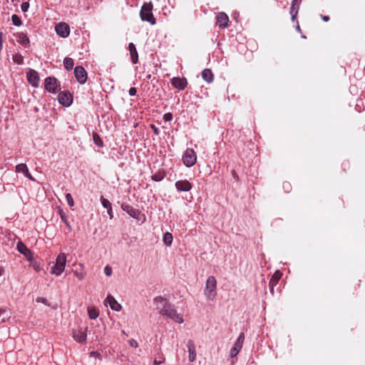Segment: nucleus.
Listing matches in <instances>:
<instances>
[{
  "instance_id": "nucleus-1",
  "label": "nucleus",
  "mask_w": 365,
  "mask_h": 365,
  "mask_svg": "<svg viewBox=\"0 0 365 365\" xmlns=\"http://www.w3.org/2000/svg\"><path fill=\"white\" fill-rule=\"evenodd\" d=\"M154 303L161 315L165 316L179 324L183 322L182 315L177 312L174 305L171 304L167 299L160 296L157 297L154 299Z\"/></svg>"
},
{
  "instance_id": "nucleus-2",
  "label": "nucleus",
  "mask_w": 365,
  "mask_h": 365,
  "mask_svg": "<svg viewBox=\"0 0 365 365\" xmlns=\"http://www.w3.org/2000/svg\"><path fill=\"white\" fill-rule=\"evenodd\" d=\"M204 294L208 300H213L217 295V281L215 277L210 276L206 281Z\"/></svg>"
},
{
  "instance_id": "nucleus-3",
  "label": "nucleus",
  "mask_w": 365,
  "mask_h": 365,
  "mask_svg": "<svg viewBox=\"0 0 365 365\" xmlns=\"http://www.w3.org/2000/svg\"><path fill=\"white\" fill-rule=\"evenodd\" d=\"M153 8L151 2L145 3L140 9V16L142 21L149 22L151 25H155L156 21L152 12Z\"/></svg>"
},
{
  "instance_id": "nucleus-4",
  "label": "nucleus",
  "mask_w": 365,
  "mask_h": 365,
  "mask_svg": "<svg viewBox=\"0 0 365 365\" xmlns=\"http://www.w3.org/2000/svg\"><path fill=\"white\" fill-rule=\"evenodd\" d=\"M66 263V255L64 253H60L56 257L55 264L51 268V274L60 276L65 269Z\"/></svg>"
},
{
  "instance_id": "nucleus-5",
  "label": "nucleus",
  "mask_w": 365,
  "mask_h": 365,
  "mask_svg": "<svg viewBox=\"0 0 365 365\" xmlns=\"http://www.w3.org/2000/svg\"><path fill=\"white\" fill-rule=\"evenodd\" d=\"M121 208L123 211L126 212L130 217L143 223L145 220V215L143 214L139 210L134 208L128 204L123 203Z\"/></svg>"
},
{
  "instance_id": "nucleus-6",
  "label": "nucleus",
  "mask_w": 365,
  "mask_h": 365,
  "mask_svg": "<svg viewBox=\"0 0 365 365\" xmlns=\"http://www.w3.org/2000/svg\"><path fill=\"white\" fill-rule=\"evenodd\" d=\"M183 163L187 167H191L195 165L197 160V155L194 150L187 148L182 157Z\"/></svg>"
},
{
  "instance_id": "nucleus-7",
  "label": "nucleus",
  "mask_w": 365,
  "mask_h": 365,
  "mask_svg": "<svg viewBox=\"0 0 365 365\" xmlns=\"http://www.w3.org/2000/svg\"><path fill=\"white\" fill-rule=\"evenodd\" d=\"M59 85L58 80L54 77H47L45 79V88L50 93H56Z\"/></svg>"
},
{
  "instance_id": "nucleus-8",
  "label": "nucleus",
  "mask_w": 365,
  "mask_h": 365,
  "mask_svg": "<svg viewBox=\"0 0 365 365\" xmlns=\"http://www.w3.org/2000/svg\"><path fill=\"white\" fill-rule=\"evenodd\" d=\"M58 102L64 106H69L73 101V96L70 92L61 91L58 93Z\"/></svg>"
},
{
  "instance_id": "nucleus-9",
  "label": "nucleus",
  "mask_w": 365,
  "mask_h": 365,
  "mask_svg": "<svg viewBox=\"0 0 365 365\" xmlns=\"http://www.w3.org/2000/svg\"><path fill=\"white\" fill-rule=\"evenodd\" d=\"M74 74L77 81L83 84L87 81V72L83 66H76L74 69Z\"/></svg>"
},
{
  "instance_id": "nucleus-10",
  "label": "nucleus",
  "mask_w": 365,
  "mask_h": 365,
  "mask_svg": "<svg viewBox=\"0 0 365 365\" xmlns=\"http://www.w3.org/2000/svg\"><path fill=\"white\" fill-rule=\"evenodd\" d=\"M55 30L56 34L62 38L67 37L70 34L69 26L63 22L58 24L55 27Z\"/></svg>"
},
{
  "instance_id": "nucleus-11",
  "label": "nucleus",
  "mask_w": 365,
  "mask_h": 365,
  "mask_svg": "<svg viewBox=\"0 0 365 365\" xmlns=\"http://www.w3.org/2000/svg\"><path fill=\"white\" fill-rule=\"evenodd\" d=\"M73 338L75 341L81 344H85L86 342L87 334L86 330L82 329H73L72 331Z\"/></svg>"
},
{
  "instance_id": "nucleus-12",
  "label": "nucleus",
  "mask_w": 365,
  "mask_h": 365,
  "mask_svg": "<svg viewBox=\"0 0 365 365\" xmlns=\"http://www.w3.org/2000/svg\"><path fill=\"white\" fill-rule=\"evenodd\" d=\"M27 79L29 83L35 88L38 86L39 83V76L38 73L35 70H30L27 73Z\"/></svg>"
},
{
  "instance_id": "nucleus-13",
  "label": "nucleus",
  "mask_w": 365,
  "mask_h": 365,
  "mask_svg": "<svg viewBox=\"0 0 365 365\" xmlns=\"http://www.w3.org/2000/svg\"><path fill=\"white\" fill-rule=\"evenodd\" d=\"M172 86L179 90H183L187 84V81L185 78L174 77L171 79Z\"/></svg>"
},
{
  "instance_id": "nucleus-14",
  "label": "nucleus",
  "mask_w": 365,
  "mask_h": 365,
  "mask_svg": "<svg viewBox=\"0 0 365 365\" xmlns=\"http://www.w3.org/2000/svg\"><path fill=\"white\" fill-rule=\"evenodd\" d=\"M229 18L227 15L224 12H220L216 16V24L220 28L227 27Z\"/></svg>"
},
{
  "instance_id": "nucleus-15",
  "label": "nucleus",
  "mask_w": 365,
  "mask_h": 365,
  "mask_svg": "<svg viewBox=\"0 0 365 365\" xmlns=\"http://www.w3.org/2000/svg\"><path fill=\"white\" fill-rule=\"evenodd\" d=\"M192 184L187 180H178L175 182V187L179 191L187 192L192 189Z\"/></svg>"
},
{
  "instance_id": "nucleus-16",
  "label": "nucleus",
  "mask_w": 365,
  "mask_h": 365,
  "mask_svg": "<svg viewBox=\"0 0 365 365\" xmlns=\"http://www.w3.org/2000/svg\"><path fill=\"white\" fill-rule=\"evenodd\" d=\"M187 347L189 352V360L193 362L196 359L195 345L192 340H189L187 344Z\"/></svg>"
},
{
  "instance_id": "nucleus-17",
  "label": "nucleus",
  "mask_w": 365,
  "mask_h": 365,
  "mask_svg": "<svg viewBox=\"0 0 365 365\" xmlns=\"http://www.w3.org/2000/svg\"><path fill=\"white\" fill-rule=\"evenodd\" d=\"M16 171L17 173H22L26 178L31 180H34V178L29 173L28 168L26 164L20 163L16 166Z\"/></svg>"
},
{
  "instance_id": "nucleus-18",
  "label": "nucleus",
  "mask_w": 365,
  "mask_h": 365,
  "mask_svg": "<svg viewBox=\"0 0 365 365\" xmlns=\"http://www.w3.org/2000/svg\"><path fill=\"white\" fill-rule=\"evenodd\" d=\"M128 49L130 51V58H131L132 63L133 64L137 63L138 61V51L136 50L135 46L134 45L133 43H130L128 44Z\"/></svg>"
},
{
  "instance_id": "nucleus-19",
  "label": "nucleus",
  "mask_w": 365,
  "mask_h": 365,
  "mask_svg": "<svg viewBox=\"0 0 365 365\" xmlns=\"http://www.w3.org/2000/svg\"><path fill=\"white\" fill-rule=\"evenodd\" d=\"M16 36L17 37V41L22 46H24L26 48L29 46L30 40L26 34L23 32L17 33L16 34Z\"/></svg>"
},
{
  "instance_id": "nucleus-20",
  "label": "nucleus",
  "mask_w": 365,
  "mask_h": 365,
  "mask_svg": "<svg viewBox=\"0 0 365 365\" xmlns=\"http://www.w3.org/2000/svg\"><path fill=\"white\" fill-rule=\"evenodd\" d=\"M101 202L102 206L104 208L107 209V213L109 215V218L110 220L113 219V209H112V205H111L110 202L108 200L104 198L103 196L101 197Z\"/></svg>"
},
{
  "instance_id": "nucleus-21",
  "label": "nucleus",
  "mask_w": 365,
  "mask_h": 365,
  "mask_svg": "<svg viewBox=\"0 0 365 365\" xmlns=\"http://www.w3.org/2000/svg\"><path fill=\"white\" fill-rule=\"evenodd\" d=\"M106 301L109 303L111 309L115 311H120L121 309V305L117 302L113 297L108 296Z\"/></svg>"
},
{
  "instance_id": "nucleus-22",
  "label": "nucleus",
  "mask_w": 365,
  "mask_h": 365,
  "mask_svg": "<svg viewBox=\"0 0 365 365\" xmlns=\"http://www.w3.org/2000/svg\"><path fill=\"white\" fill-rule=\"evenodd\" d=\"M16 247L18 251L26 257H29L31 255L30 250L22 242H19Z\"/></svg>"
},
{
  "instance_id": "nucleus-23",
  "label": "nucleus",
  "mask_w": 365,
  "mask_h": 365,
  "mask_svg": "<svg viewBox=\"0 0 365 365\" xmlns=\"http://www.w3.org/2000/svg\"><path fill=\"white\" fill-rule=\"evenodd\" d=\"M202 77L207 83H211L213 81V73L209 68H205L202 71Z\"/></svg>"
},
{
  "instance_id": "nucleus-24",
  "label": "nucleus",
  "mask_w": 365,
  "mask_h": 365,
  "mask_svg": "<svg viewBox=\"0 0 365 365\" xmlns=\"http://www.w3.org/2000/svg\"><path fill=\"white\" fill-rule=\"evenodd\" d=\"M282 273L279 271H276L273 274L272 277L270 279L269 284L273 287L274 284H277L279 279L281 278ZM273 287H272V290Z\"/></svg>"
},
{
  "instance_id": "nucleus-25",
  "label": "nucleus",
  "mask_w": 365,
  "mask_h": 365,
  "mask_svg": "<svg viewBox=\"0 0 365 365\" xmlns=\"http://www.w3.org/2000/svg\"><path fill=\"white\" fill-rule=\"evenodd\" d=\"M63 65L67 71H70L73 67V60L71 58L66 57L63 60Z\"/></svg>"
},
{
  "instance_id": "nucleus-26",
  "label": "nucleus",
  "mask_w": 365,
  "mask_h": 365,
  "mask_svg": "<svg viewBox=\"0 0 365 365\" xmlns=\"http://www.w3.org/2000/svg\"><path fill=\"white\" fill-rule=\"evenodd\" d=\"M93 140L94 143L98 147L102 148L103 146V142L98 133H93Z\"/></svg>"
},
{
  "instance_id": "nucleus-27",
  "label": "nucleus",
  "mask_w": 365,
  "mask_h": 365,
  "mask_svg": "<svg viewBox=\"0 0 365 365\" xmlns=\"http://www.w3.org/2000/svg\"><path fill=\"white\" fill-rule=\"evenodd\" d=\"M173 235L170 232H166L163 235V242L166 246H170L173 242Z\"/></svg>"
},
{
  "instance_id": "nucleus-28",
  "label": "nucleus",
  "mask_w": 365,
  "mask_h": 365,
  "mask_svg": "<svg viewBox=\"0 0 365 365\" xmlns=\"http://www.w3.org/2000/svg\"><path fill=\"white\" fill-rule=\"evenodd\" d=\"M242 347V346L240 345L237 346V344L235 343L234 346L231 349L230 351V356L232 358L236 356L241 350Z\"/></svg>"
},
{
  "instance_id": "nucleus-29",
  "label": "nucleus",
  "mask_w": 365,
  "mask_h": 365,
  "mask_svg": "<svg viewBox=\"0 0 365 365\" xmlns=\"http://www.w3.org/2000/svg\"><path fill=\"white\" fill-rule=\"evenodd\" d=\"M88 313L90 319H95L98 317V311L94 307H89L88 309Z\"/></svg>"
},
{
  "instance_id": "nucleus-30",
  "label": "nucleus",
  "mask_w": 365,
  "mask_h": 365,
  "mask_svg": "<svg viewBox=\"0 0 365 365\" xmlns=\"http://www.w3.org/2000/svg\"><path fill=\"white\" fill-rule=\"evenodd\" d=\"M58 214L61 217V219L62 220V221L64 222V223L66 224V227L68 228V230H71V227L67 220V216L66 215V213L63 211V210H58Z\"/></svg>"
},
{
  "instance_id": "nucleus-31",
  "label": "nucleus",
  "mask_w": 365,
  "mask_h": 365,
  "mask_svg": "<svg viewBox=\"0 0 365 365\" xmlns=\"http://www.w3.org/2000/svg\"><path fill=\"white\" fill-rule=\"evenodd\" d=\"M302 1V0H292L290 11H297L298 12Z\"/></svg>"
},
{
  "instance_id": "nucleus-32",
  "label": "nucleus",
  "mask_w": 365,
  "mask_h": 365,
  "mask_svg": "<svg viewBox=\"0 0 365 365\" xmlns=\"http://www.w3.org/2000/svg\"><path fill=\"white\" fill-rule=\"evenodd\" d=\"M12 58L14 62L19 65H21L24 63V57L20 53L13 55Z\"/></svg>"
},
{
  "instance_id": "nucleus-33",
  "label": "nucleus",
  "mask_w": 365,
  "mask_h": 365,
  "mask_svg": "<svg viewBox=\"0 0 365 365\" xmlns=\"http://www.w3.org/2000/svg\"><path fill=\"white\" fill-rule=\"evenodd\" d=\"M11 21H12L13 24L16 26H20L22 25V21H21V19L16 14H13L11 16Z\"/></svg>"
},
{
  "instance_id": "nucleus-34",
  "label": "nucleus",
  "mask_w": 365,
  "mask_h": 365,
  "mask_svg": "<svg viewBox=\"0 0 365 365\" xmlns=\"http://www.w3.org/2000/svg\"><path fill=\"white\" fill-rule=\"evenodd\" d=\"M244 340H245V335H244V333H241L240 334V336H238V338L237 339L236 341H235V344L241 346H242V344L244 343Z\"/></svg>"
},
{
  "instance_id": "nucleus-35",
  "label": "nucleus",
  "mask_w": 365,
  "mask_h": 365,
  "mask_svg": "<svg viewBox=\"0 0 365 365\" xmlns=\"http://www.w3.org/2000/svg\"><path fill=\"white\" fill-rule=\"evenodd\" d=\"M66 201L70 207H73L74 205V201H73L71 194L67 193L66 195Z\"/></svg>"
},
{
  "instance_id": "nucleus-36",
  "label": "nucleus",
  "mask_w": 365,
  "mask_h": 365,
  "mask_svg": "<svg viewBox=\"0 0 365 365\" xmlns=\"http://www.w3.org/2000/svg\"><path fill=\"white\" fill-rule=\"evenodd\" d=\"M164 175L161 173H155L152 176V179L154 181L158 182L163 179Z\"/></svg>"
},
{
  "instance_id": "nucleus-37",
  "label": "nucleus",
  "mask_w": 365,
  "mask_h": 365,
  "mask_svg": "<svg viewBox=\"0 0 365 365\" xmlns=\"http://www.w3.org/2000/svg\"><path fill=\"white\" fill-rule=\"evenodd\" d=\"M74 275L75 277H76L79 280H83L85 277H86V273L85 272H78L77 271H76L74 272Z\"/></svg>"
},
{
  "instance_id": "nucleus-38",
  "label": "nucleus",
  "mask_w": 365,
  "mask_h": 365,
  "mask_svg": "<svg viewBox=\"0 0 365 365\" xmlns=\"http://www.w3.org/2000/svg\"><path fill=\"white\" fill-rule=\"evenodd\" d=\"M105 274L108 277L110 276L113 272L112 267L109 265H106L104 268Z\"/></svg>"
},
{
  "instance_id": "nucleus-39",
  "label": "nucleus",
  "mask_w": 365,
  "mask_h": 365,
  "mask_svg": "<svg viewBox=\"0 0 365 365\" xmlns=\"http://www.w3.org/2000/svg\"><path fill=\"white\" fill-rule=\"evenodd\" d=\"M36 302L42 303V304H44L46 305H47V306H50V304L48 302V300L46 298H43V297H38L36 299Z\"/></svg>"
},
{
  "instance_id": "nucleus-40",
  "label": "nucleus",
  "mask_w": 365,
  "mask_h": 365,
  "mask_svg": "<svg viewBox=\"0 0 365 365\" xmlns=\"http://www.w3.org/2000/svg\"><path fill=\"white\" fill-rule=\"evenodd\" d=\"M29 8V2L26 1V2L22 3V4L21 6V9L24 12H26L28 11Z\"/></svg>"
},
{
  "instance_id": "nucleus-41",
  "label": "nucleus",
  "mask_w": 365,
  "mask_h": 365,
  "mask_svg": "<svg viewBox=\"0 0 365 365\" xmlns=\"http://www.w3.org/2000/svg\"><path fill=\"white\" fill-rule=\"evenodd\" d=\"M129 344L133 346V347H138V343L137 342L136 340L132 339H130L129 340Z\"/></svg>"
},
{
  "instance_id": "nucleus-42",
  "label": "nucleus",
  "mask_w": 365,
  "mask_h": 365,
  "mask_svg": "<svg viewBox=\"0 0 365 365\" xmlns=\"http://www.w3.org/2000/svg\"><path fill=\"white\" fill-rule=\"evenodd\" d=\"M129 95L131 96H134L136 95V93H137V90L135 87H132L129 89Z\"/></svg>"
},
{
  "instance_id": "nucleus-43",
  "label": "nucleus",
  "mask_w": 365,
  "mask_h": 365,
  "mask_svg": "<svg viewBox=\"0 0 365 365\" xmlns=\"http://www.w3.org/2000/svg\"><path fill=\"white\" fill-rule=\"evenodd\" d=\"M172 118L173 115L170 113H168L164 115V119L165 121H170Z\"/></svg>"
},
{
  "instance_id": "nucleus-44",
  "label": "nucleus",
  "mask_w": 365,
  "mask_h": 365,
  "mask_svg": "<svg viewBox=\"0 0 365 365\" xmlns=\"http://www.w3.org/2000/svg\"><path fill=\"white\" fill-rule=\"evenodd\" d=\"M289 13L292 16V21H294L298 14L297 11H293V12L292 11H290Z\"/></svg>"
},
{
  "instance_id": "nucleus-45",
  "label": "nucleus",
  "mask_w": 365,
  "mask_h": 365,
  "mask_svg": "<svg viewBox=\"0 0 365 365\" xmlns=\"http://www.w3.org/2000/svg\"><path fill=\"white\" fill-rule=\"evenodd\" d=\"M150 127L153 129V130L155 135L159 134V130L155 125L152 124V125H150Z\"/></svg>"
},
{
  "instance_id": "nucleus-46",
  "label": "nucleus",
  "mask_w": 365,
  "mask_h": 365,
  "mask_svg": "<svg viewBox=\"0 0 365 365\" xmlns=\"http://www.w3.org/2000/svg\"><path fill=\"white\" fill-rule=\"evenodd\" d=\"M321 17H322V19L325 21V22H327L329 21V17L328 16H322L321 15Z\"/></svg>"
},
{
  "instance_id": "nucleus-47",
  "label": "nucleus",
  "mask_w": 365,
  "mask_h": 365,
  "mask_svg": "<svg viewBox=\"0 0 365 365\" xmlns=\"http://www.w3.org/2000/svg\"><path fill=\"white\" fill-rule=\"evenodd\" d=\"M283 187H284V189L288 190L289 188L290 187V185H289V183L286 182V183H284Z\"/></svg>"
},
{
  "instance_id": "nucleus-48",
  "label": "nucleus",
  "mask_w": 365,
  "mask_h": 365,
  "mask_svg": "<svg viewBox=\"0 0 365 365\" xmlns=\"http://www.w3.org/2000/svg\"><path fill=\"white\" fill-rule=\"evenodd\" d=\"M163 361H158L157 359H155L154 360V364L155 365H159V364H161Z\"/></svg>"
},
{
  "instance_id": "nucleus-49",
  "label": "nucleus",
  "mask_w": 365,
  "mask_h": 365,
  "mask_svg": "<svg viewBox=\"0 0 365 365\" xmlns=\"http://www.w3.org/2000/svg\"><path fill=\"white\" fill-rule=\"evenodd\" d=\"M91 355H93V356H95V355L99 356L100 354H98L97 352L93 351V352H91Z\"/></svg>"
},
{
  "instance_id": "nucleus-50",
  "label": "nucleus",
  "mask_w": 365,
  "mask_h": 365,
  "mask_svg": "<svg viewBox=\"0 0 365 365\" xmlns=\"http://www.w3.org/2000/svg\"><path fill=\"white\" fill-rule=\"evenodd\" d=\"M12 2H14V1H19V0H11Z\"/></svg>"
},
{
  "instance_id": "nucleus-51",
  "label": "nucleus",
  "mask_w": 365,
  "mask_h": 365,
  "mask_svg": "<svg viewBox=\"0 0 365 365\" xmlns=\"http://www.w3.org/2000/svg\"><path fill=\"white\" fill-rule=\"evenodd\" d=\"M297 30H300L299 26H297Z\"/></svg>"
}]
</instances>
